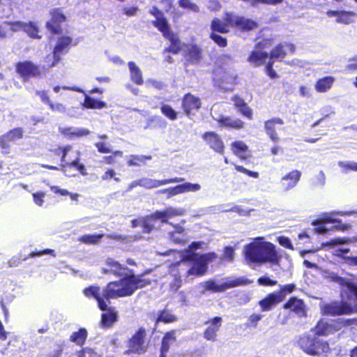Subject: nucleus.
Returning <instances> with one entry per match:
<instances>
[{"label": "nucleus", "instance_id": "1", "mask_svg": "<svg viewBox=\"0 0 357 357\" xmlns=\"http://www.w3.org/2000/svg\"><path fill=\"white\" fill-rule=\"evenodd\" d=\"M45 158L53 165L43 164L41 167L48 170L61 171L66 176L77 174L88 175L86 165L81 161V152L73 151L71 144L57 145L47 151Z\"/></svg>", "mask_w": 357, "mask_h": 357}, {"label": "nucleus", "instance_id": "2", "mask_svg": "<svg viewBox=\"0 0 357 357\" xmlns=\"http://www.w3.org/2000/svg\"><path fill=\"white\" fill-rule=\"evenodd\" d=\"M140 284L133 275L128 276L121 280H114L108 282L102 289V296L100 294V288L98 286L90 285L85 288L83 293L87 298H93L98 303L100 310L107 309V301L132 296Z\"/></svg>", "mask_w": 357, "mask_h": 357}, {"label": "nucleus", "instance_id": "3", "mask_svg": "<svg viewBox=\"0 0 357 357\" xmlns=\"http://www.w3.org/2000/svg\"><path fill=\"white\" fill-rule=\"evenodd\" d=\"M340 297V301H334L324 304L321 307L322 314L331 317L352 314L354 306L357 307V284L351 282L343 284Z\"/></svg>", "mask_w": 357, "mask_h": 357}, {"label": "nucleus", "instance_id": "4", "mask_svg": "<svg viewBox=\"0 0 357 357\" xmlns=\"http://www.w3.org/2000/svg\"><path fill=\"white\" fill-rule=\"evenodd\" d=\"M149 13L155 20L152 21V24L162 33V36L169 42V45L163 50V52H169L173 54H179L184 48L178 35L171 28L167 19L163 12L157 6H153Z\"/></svg>", "mask_w": 357, "mask_h": 357}, {"label": "nucleus", "instance_id": "5", "mask_svg": "<svg viewBox=\"0 0 357 357\" xmlns=\"http://www.w3.org/2000/svg\"><path fill=\"white\" fill-rule=\"evenodd\" d=\"M245 258L250 263L270 262L278 264L280 256L278 255L273 243L268 241H255L245 245Z\"/></svg>", "mask_w": 357, "mask_h": 357}, {"label": "nucleus", "instance_id": "6", "mask_svg": "<svg viewBox=\"0 0 357 357\" xmlns=\"http://www.w3.org/2000/svg\"><path fill=\"white\" fill-rule=\"evenodd\" d=\"M298 347L310 356L326 357L331 351L329 343L314 335L303 333L296 340Z\"/></svg>", "mask_w": 357, "mask_h": 357}, {"label": "nucleus", "instance_id": "7", "mask_svg": "<svg viewBox=\"0 0 357 357\" xmlns=\"http://www.w3.org/2000/svg\"><path fill=\"white\" fill-rule=\"evenodd\" d=\"M218 258L217 254L213 252L199 255L198 253L188 251L187 254L182 257V261H188L193 263V265L186 273L188 276L197 277L204 275L207 271V265Z\"/></svg>", "mask_w": 357, "mask_h": 357}, {"label": "nucleus", "instance_id": "8", "mask_svg": "<svg viewBox=\"0 0 357 357\" xmlns=\"http://www.w3.org/2000/svg\"><path fill=\"white\" fill-rule=\"evenodd\" d=\"M150 340L148 337L147 330L139 327L126 342L127 354H144L149 347Z\"/></svg>", "mask_w": 357, "mask_h": 357}, {"label": "nucleus", "instance_id": "9", "mask_svg": "<svg viewBox=\"0 0 357 357\" xmlns=\"http://www.w3.org/2000/svg\"><path fill=\"white\" fill-rule=\"evenodd\" d=\"M15 71L24 82L32 77L40 78L46 72L43 68L29 60L17 62Z\"/></svg>", "mask_w": 357, "mask_h": 357}, {"label": "nucleus", "instance_id": "10", "mask_svg": "<svg viewBox=\"0 0 357 357\" xmlns=\"http://www.w3.org/2000/svg\"><path fill=\"white\" fill-rule=\"evenodd\" d=\"M252 282L248 279L241 277L236 278L234 279L227 278V281L217 284L213 280H208L201 283V286L204 291L211 292H223L225 290L234 288L238 286H244L250 284Z\"/></svg>", "mask_w": 357, "mask_h": 357}, {"label": "nucleus", "instance_id": "11", "mask_svg": "<svg viewBox=\"0 0 357 357\" xmlns=\"http://www.w3.org/2000/svg\"><path fill=\"white\" fill-rule=\"evenodd\" d=\"M107 265L112 274L121 277L119 280H121L130 275H133L137 280H140V284L136 285L137 287L136 290L149 286L151 284L150 280L142 278L141 276L135 275L132 269H130L126 266L121 265L113 259H108L107 260Z\"/></svg>", "mask_w": 357, "mask_h": 357}, {"label": "nucleus", "instance_id": "12", "mask_svg": "<svg viewBox=\"0 0 357 357\" xmlns=\"http://www.w3.org/2000/svg\"><path fill=\"white\" fill-rule=\"evenodd\" d=\"M73 38L70 36H62L59 37L52 51V59L50 55L45 57L47 68L55 66L61 61L60 56L62 54L67 53L72 46Z\"/></svg>", "mask_w": 357, "mask_h": 357}, {"label": "nucleus", "instance_id": "13", "mask_svg": "<svg viewBox=\"0 0 357 357\" xmlns=\"http://www.w3.org/2000/svg\"><path fill=\"white\" fill-rule=\"evenodd\" d=\"M50 19L46 22L45 27L54 35H59L63 33L61 24L65 22L67 17L63 13L62 8H54L49 12Z\"/></svg>", "mask_w": 357, "mask_h": 357}, {"label": "nucleus", "instance_id": "14", "mask_svg": "<svg viewBox=\"0 0 357 357\" xmlns=\"http://www.w3.org/2000/svg\"><path fill=\"white\" fill-rule=\"evenodd\" d=\"M271 45L270 39H263L257 42L255 45V49L250 52L248 57V61L256 67L265 64L266 59L268 57V53L263 51Z\"/></svg>", "mask_w": 357, "mask_h": 357}, {"label": "nucleus", "instance_id": "15", "mask_svg": "<svg viewBox=\"0 0 357 357\" xmlns=\"http://www.w3.org/2000/svg\"><path fill=\"white\" fill-rule=\"evenodd\" d=\"M183 51L185 66L197 65L204 59V50L196 43L185 44Z\"/></svg>", "mask_w": 357, "mask_h": 357}, {"label": "nucleus", "instance_id": "16", "mask_svg": "<svg viewBox=\"0 0 357 357\" xmlns=\"http://www.w3.org/2000/svg\"><path fill=\"white\" fill-rule=\"evenodd\" d=\"M202 139L214 152L223 155L225 146L221 136L215 131H206L202 135Z\"/></svg>", "mask_w": 357, "mask_h": 357}, {"label": "nucleus", "instance_id": "17", "mask_svg": "<svg viewBox=\"0 0 357 357\" xmlns=\"http://www.w3.org/2000/svg\"><path fill=\"white\" fill-rule=\"evenodd\" d=\"M341 328L340 324L338 322L329 323L324 319H319L316 325L311 328L316 337H326L334 334Z\"/></svg>", "mask_w": 357, "mask_h": 357}, {"label": "nucleus", "instance_id": "18", "mask_svg": "<svg viewBox=\"0 0 357 357\" xmlns=\"http://www.w3.org/2000/svg\"><path fill=\"white\" fill-rule=\"evenodd\" d=\"M202 107L201 99L191 93H187L183 95L181 100V107L185 114L190 117L195 114V111H198Z\"/></svg>", "mask_w": 357, "mask_h": 357}, {"label": "nucleus", "instance_id": "19", "mask_svg": "<svg viewBox=\"0 0 357 357\" xmlns=\"http://www.w3.org/2000/svg\"><path fill=\"white\" fill-rule=\"evenodd\" d=\"M282 308L294 312L299 317H307V310L303 300L296 296L290 297L283 305Z\"/></svg>", "mask_w": 357, "mask_h": 357}, {"label": "nucleus", "instance_id": "20", "mask_svg": "<svg viewBox=\"0 0 357 357\" xmlns=\"http://www.w3.org/2000/svg\"><path fill=\"white\" fill-rule=\"evenodd\" d=\"M24 130L21 127L13 128L0 136V148L9 149L10 143L23 138Z\"/></svg>", "mask_w": 357, "mask_h": 357}, {"label": "nucleus", "instance_id": "21", "mask_svg": "<svg viewBox=\"0 0 357 357\" xmlns=\"http://www.w3.org/2000/svg\"><path fill=\"white\" fill-rule=\"evenodd\" d=\"M284 122L280 117H274L264 121V130L270 139L273 142H278L280 137L277 131L280 130L279 126H282Z\"/></svg>", "mask_w": 357, "mask_h": 357}, {"label": "nucleus", "instance_id": "22", "mask_svg": "<svg viewBox=\"0 0 357 357\" xmlns=\"http://www.w3.org/2000/svg\"><path fill=\"white\" fill-rule=\"evenodd\" d=\"M218 126L221 128H226L228 130H241L245 128V122L240 119H232L228 116H220L216 119Z\"/></svg>", "mask_w": 357, "mask_h": 357}, {"label": "nucleus", "instance_id": "23", "mask_svg": "<svg viewBox=\"0 0 357 357\" xmlns=\"http://www.w3.org/2000/svg\"><path fill=\"white\" fill-rule=\"evenodd\" d=\"M301 177V172L299 170H292L286 174L281 178V188L284 191H288L294 188Z\"/></svg>", "mask_w": 357, "mask_h": 357}, {"label": "nucleus", "instance_id": "24", "mask_svg": "<svg viewBox=\"0 0 357 357\" xmlns=\"http://www.w3.org/2000/svg\"><path fill=\"white\" fill-rule=\"evenodd\" d=\"M153 214L157 220L162 223L169 224V219L176 216L183 215L184 210L182 208H176L173 207H167L162 211H155Z\"/></svg>", "mask_w": 357, "mask_h": 357}, {"label": "nucleus", "instance_id": "25", "mask_svg": "<svg viewBox=\"0 0 357 357\" xmlns=\"http://www.w3.org/2000/svg\"><path fill=\"white\" fill-rule=\"evenodd\" d=\"M183 181H184V178H180V177H174V178L163 179V180L142 178L139 181L138 184L146 189H151V188H158L159 186L169 184V183H179Z\"/></svg>", "mask_w": 357, "mask_h": 357}, {"label": "nucleus", "instance_id": "26", "mask_svg": "<svg viewBox=\"0 0 357 357\" xmlns=\"http://www.w3.org/2000/svg\"><path fill=\"white\" fill-rule=\"evenodd\" d=\"M284 47L289 48L291 54H294L295 52L296 47L294 44L289 43H280L272 49L270 54H268V56H270L271 60L273 61L274 59H284L287 55Z\"/></svg>", "mask_w": 357, "mask_h": 357}, {"label": "nucleus", "instance_id": "27", "mask_svg": "<svg viewBox=\"0 0 357 357\" xmlns=\"http://www.w3.org/2000/svg\"><path fill=\"white\" fill-rule=\"evenodd\" d=\"M234 106L237 109L238 112L249 120L252 119L253 113L252 109L248 105L243 98L238 95L231 97Z\"/></svg>", "mask_w": 357, "mask_h": 357}, {"label": "nucleus", "instance_id": "28", "mask_svg": "<svg viewBox=\"0 0 357 357\" xmlns=\"http://www.w3.org/2000/svg\"><path fill=\"white\" fill-rule=\"evenodd\" d=\"M104 311L105 312L101 314L100 326L102 328L107 329L111 328L117 321L118 314L117 312L112 307H108L107 306V309Z\"/></svg>", "mask_w": 357, "mask_h": 357}, {"label": "nucleus", "instance_id": "29", "mask_svg": "<svg viewBox=\"0 0 357 357\" xmlns=\"http://www.w3.org/2000/svg\"><path fill=\"white\" fill-rule=\"evenodd\" d=\"M281 302L274 292L269 293L259 301L260 310L262 312H268L273 310Z\"/></svg>", "mask_w": 357, "mask_h": 357}, {"label": "nucleus", "instance_id": "30", "mask_svg": "<svg viewBox=\"0 0 357 357\" xmlns=\"http://www.w3.org/2000/svg\"><path fill=\"white\" fill-rule=\"evenodd\" d=\"M230 149L233 154L241 160H245L249 157L247 154L249 151L248 146L243 141L236 140L231 142Z\"/></svg>", "mask_w": 357, "mask_h": 357}, {"label": "nucleus", "instance_id": "31", "mask_svg": "<svg viewBox=\"0 0 357 357\" xmlns=\"http://www.w3.org/2000/svg\"><path fill=\"white\" fill-rule=\"evenodd\" d=\"M176 331L171 330L165 333L162 338L160 357H166L172 342L176 340Z\"/></svg>", "mask_w": 357, "mask_h": 357}, {"label": "nucleus", "instance_id": "32", "mask_svg": "<svg viewBox=\"0 0 357 357\" xmlns=\"http://www.w3.org/2000/svg\"><path fill=\"white\" fill-rule=\"evenodd\" d=\"M178 320V317L176 315L172 314L169 310L167 308H164L163 310H159L158 313V316L155 319V327L153 330V333L156 329L157 325L162 322L163 324H171L176 321Z\"/></svg>", "mask_w": 357, "mask_h": 357}, {"label": "nucleus", "instance_id": "33", "mask_svg": "<svg viewBox=\"0 0 357 357\" xmlns=\"http://www.w3.org/2000/svg\"><path fill=\"white\" fill-rule=\"evenodd\" d=\"M60 132L66 137L70 139L79 138L89 135L90 131L86 128H74L72 127L63 128L60 129Z\"/></svg>", "mask_w": 357, "mask_h": 357}, {"label": "nucleus", "instance_id": "34", "mask_svg": "<svg viewBox=\"0 0 357 357\" xmlns=\"http://www.w3.org/2000/svg\"><path fill=\"white\" fill-rule=\"evenodd\" d=\"M88 337V332L85 328H79L71 333L69 340L79 347H82Z\"/></svg>", "mask_w": 357, "mask_h": 357}, {"label": "nucleus", "instance_id": "35", "mask_svg": "<svg viewBox=\"0 0 357 357\" xmlns=\"http://www.w3.org/2000/svg\"><path fill=\"white\" fill-rule=\"evenodd\" d=\"M157 221L153 213L150 215L142 217L140 218V227L144 233H150L156 228L155 222Z\"/></svg>", "mask_w": 357, "mask_h": 357}, {"label": "nucleus", "instance_id": "36", "mask_svg": "<svg viewBox=\"0 0 357 357\" xmlns=\"http://www.w3.org/2000/svg\"><path fill=\"white\" fill-rule=\"evenodd\" d=\"M128 66L130 72L132 82L137 85L143 84L144 79L140 68L133 61H129Z\"/></svg>", "mask_w": 357, "mask_h": 357}, {"label": "nucleus", "instance_id": "37", "mask_svg": "<svg viewBox=\"0 0 357 357\" xmlns=\"http://www.w3.org/2000/svg\"><path fill=\"white\" fill-rule=\"evenodd\" d=\"M257 27L258 24L255 21L251 19L245 18L243 16H239L236 29L241 31H250L257 29Z\"/></svg>", "mask_w": 357, "mask_h": 357}, {"label": "nucleus", "instance_id": "38", "mask_svg": "<svg viewBox=\"0 0 357 357\" xmlns=\"http://www.w3.org/2000/svg\"><path fill=\"white\" fill-rule=\"evenodd\" d=\"M82 106L86 109H101L106 107V102L103 100H97L88 95H85Z\"/></svg>", "mask_w": 357, "mask_h": 357}, {"label": "nucleus", "instance_id": "39", "mask_svg": "<svg viewBox=\"0 0 357 357\" xmlns=\"http://www.w3.org/2000/svg\"><path fill=\"white\" fill-rule=\"evenodd\" d=\"M334 81L335 79L332 76H326L319 79L314 85L315 90L319 93L326 92L332 87Z\"/></svg>", "mask_w": 357, "mask_h": 357}, {"label": "nucleus", "instance_id": "40", "mask_svg": "<svg viewBox=\"0 0 357 357\" xmlns=\"http://www.w3.org/2000/svg\"><path fill=\"white\" fill-rule=\"evenodd\" d=\"M210 29L211 32L220 33H227L230 31V29L227 26L223 18L221 20L218 17H215L211 20Z\"/></svg>", "mask_w": 357, "mask_h": 357}, {"label": "nucleus", "instance_id": "41", "mask_svg": "<svg viewBox=\"0 0 357 357\" xmlns=\"http://www.w3.org/2000/svg\"><path fill=\"white\" fill-rule=\"evenodd\" d=\"M296 288V286L294 283H289L281 285L278 291L273 292L276 294L280 301L282 302L288 294L295 291Z\"/></svg>", "mask_w": 357, "mask_h": 357}, {"label": "nucleus", "instance_id": "42", "mask_svg": "<svg viewBox=\"0 0 357 357\" xmlns=\"http://www.w3.org/2000/svg\"><path fill=\"white\" fill-rule=\"evenodd\" d=\"M23 31L31 38L40 39L42 37L38 34L39 29L38 26L31 21L24 22Z\"/></svg>", "mask_w": 357, "mask_h": 357}, {"label": "nucleus", "instance_id": "43", "mask_svg": "<svg viewBox=\"0 0 357 357\" xmlns=\"http://www.w3.org/2000/svg\"><path fill=\"white\" fill-rule=\"evenodd\" d=\"M104 234H85L81 236L78 241L82 243L87 245H95L100 242V241L103 238Z\"/></svg>", "mask_w": 357, "mask_h": 357}, {"label": "nucleus", "instance_id": "44", "mask_svg": "<svg viewBox=\"0 0 357 357\" xmlns=\"http://www.w3.org/2000/svg\"><path fill=\"white\" fill-rule=\"evenodd\" d=\"M151 156L147 155H131L130 159L127 161V165L129 167H139L142 164H145L146 161L151 160Z\"/></svg>", "mask_w": 357, "mask_h": 357}, {"label": "nucleus", "instance_id": "45", "mask_svg": "<svg viewBox=\"0 0 357 357\" xmlns=\"http://www.w3.org/2000/svg\"><path fill=\"white\" fill-rule=\"evenodd\" d=\"M239 15H236L233 12H225L223 14V20H225V22L227 24V26L230 29L231 28H236L238 20Z\"/></svg>", "mask_w": 357, "mask_h": 357}, {"label": "nucleus", "instance_id": "46", "mask_svg": "<svg viewBox=\"0 0 357 357\" xmlns=\"http://www.w3.org/2000/svg\"><path fill=\"white\" fill-rule=\"evenodd\" d=\"M355 16L356 13L353 11L340 10V15L339 17L337 18L336 22L345 24H349L354 21V17Z\"/></svg>", "mask_w": 357, "mask_h": 357}, {"label": "nucleus", "instance_id": "47", "mask_svg": "<svg viewBox=\"0 0 357 357\" xmlns=\"http://www.w3.org/2000/svg\"><path fill=\"white\" fill-rule=\"evenodd\" d=\"M162 114L171 121H175L178 116V112L169 105H162L160 107Z\"/></svg>", "mask_w": 357, "mask_h": 357}, {"label": "nucleus", "instance_id": "48", "mask_svg": "<svg viewBox=\"0 0 357 357\" xmlns=\"http://www.w3.org/2000/svg\"><path fill=\"white\" fill-rule=\"evenodd\" d=\"M209 38L212 40L218 47L221 48L226 47L228 45V41L226 37H223L218 33L211 32Z\"/></svg>", "mask_w": 357, "mask_h": 357}, {"label": "nucleus", "instance_id": "49", "mask_svg": "<svg viewBox=\"0 0 357 357\" xmlns=\"http://www.w3.org/2000/svg\"><path fill=\"white\" fill-rule=\"evenodd\" d=\"M77 357H101V356L93 349L90 347H82L77 351Z\"/></svg>", "mask_w": 357, "mask_h": 357}, {"label": "nucleus", "instance_id": "50", "mask_svg": "<svg viewBox=\"0 0 357 357\" xmlns=\"http://www.w3.org/2000/svg\"><path fill=\"white\" fill-rule=\"evenodd\" d=\"M180 194L186 192H195L200 189V185L198 183H185L178 185Z\"/></svg>", "mask_w": 357, "mask_h": 357}, {"label": "nucleus", "instance_id": "51", "mask_svg": "<svg viewBox=\"0 0 357 357\" xmlns=\"http://www.w3.org/2000/svg\"><path fill=\"white\" fill-rule=\"evenodd\" d=\"M112 154L109 155L104 156L102 158V161L107 165H113L116 162V157L122 158L123 157V151H112Z\"/></svg>", "mask_w": 357, "mask_h": 357}, {"label": "nucleus", "instance_id": "52", "mask_svg": "<svg viewBox=\"0 0 357 357\" xmlns=\"http://www.w3.org/2000/svg\"><path fill=\"white\" fill-rule=\"evenodd\" d=\"M157 194H158V195L165 194L166 197L167 199L171 198L172 197H174L175 195L180 194L178 185L174 186V187H170L168 188L159 190L157 192Z\"/></svg>", "mask_w": 357, "mask_h": 357}, {"label": "nucleus", "instance_id": "53", "mask_svg": "<svg viewBox=\"0 0 357 357\" xmlns=\"http://www.w3.org/2000/svg\"><path fill=\"white\" fill-rule=\"evenodd\" d=\"M274 61L270 60L265 65V73L271 79H277L279 77L278 74L273 69Z\"/></svg>", "mask_w": 357, "mask_h": 357}, {"label": "nucleus", "instance_id": "54", "mask_svg": "<svg viewBox=\"0 0 357 357\" xmlns=\"http://www.w3.org/2000/svg\"><path fill=\"white\" fill-rule=\"evenodd\" d=\"M178 6L183 8H188L196 13L199 11V6L192 3L191 0H178Z\"/></svg>", "mask_w": 357, "mask_h": 357}, {"label": "nucleus", "instance_id": "55", "mask_svg": "<svg viewBox=\"0 0 357 357\" xmlns=\"http://www.w3.org/2000/svg\"><path fill=\"white\" fill-rule=\"evenodd\" d=\"M174 228V230L170 233V237L176 242L181 243L183 241L175 237L176 234H183L185 229L178 224L169 223Z\"/></svg>", "mask_w": 357, "mask_h": 357}, {"label": "nucleus", "instance_id": "56", "mask_svg": "<svg viewBox=\"0 0 357 357\" xmlns=\"http://www.w3.org/2000/svg\"><path fill=\"white\" fill-rule=\"evenodd\" d=\"M3 24L10 26V29L13 32H17L24 29V22L20 21H5Z\"/></svg>", "mask_w": 357, "mask_h": 357}, {"label": "nucleus", "instance_id": "57", "mask_svg": "<svg viewBox=\"0 0 357 357\" xmlns=\"http://www.w3.org/2000/svg\"><path fill=\"white\" fill-rule=\"evenodd\" d=\"M234 168L237 172L245 174L250 177L258 178L259 176V174L257 172L249 170L243 166L234 165Z\"/></svg>", "mask_w": 357, "mask_h": 357}, {"label": "nucleus", "instance_id": "58", "mask_svg": "<svg viewBox=\"0 0 357 357\" xmlns=\"http://www.w3.org/2000/svg\"><path fill=\"white\" fill-rule=\"evenodd\" d=\"M257 283L263 287H273L278 284V281L272 280L267 276H261L257 279Z\"/></svg>", "mask_w": 357, "mask_h": 357}, {"label": "nucleus", "instance_id": "59", "mask_svg": "<svg viewBox=\"0 0 357 357\" xmlns=\"http://www.w3.org/2000/svg\"><path fill=\"white\" fill-rule=\"evenodd\" d=\"M222 318L220 317H215L211 319L208 320L206 322V324L209 323L210 325L208 326V328H213L215 330V332L218 333L219 331L221 324H222Z\"/></svg>", "mask_w": 357, "mask_h": 357}, {"label": "nucleus", "instance_id": "60", "mask_svg": "<svg viewBox=\"0 0 357 357\" xmlns=\"http://www.w3.org/2000/svg\"><path fill=\"white\" fill-rule=\"evenodd\" d=\"M101 178L102 181H109L113 178L116 182L121 181L120 178L116 176V172L113 169H108L102 175Z\"/></svg>", "mask_w": 357, "mask_h": 357}, {"label": "nucleus", "instance_id": "61", "mask_svg": "<svg viewBox=\"0 0 357 357\" xmlns=\"http://www.w3.org/2000/svg\"><path fill=\"white\" fill-rule=\"evenodd\" d=\"M45 195L46 194L44 192H36L33 193L32 196L34 203L38 206H42L44 204V197Z\"/></svg>", "mask_w": 357, "mask_h": 357}, {"label": "nucleus", "instance_id": "62", "mask_svg": "<svg viewBox=\"0 0 357 357\" xmlns=\"http://www.w3.org/2000/svg\"><path fill=\"white\" fill-rule=\"evenodd\" d=\"M95 146L100 153H109L112 152V149L107 145V144L98 142L95 144Z\"/></svg>", "mask_w": 357, "mask_h": 357}, {"label": "nucleus", "instance_id": "63", "mask_svg": "<svg viewBox=\"0 0 357 357\" xmlns=\"http://www.w3.org/2000/svg\"><path fill=\"white\" fill-rule=\"evenodd\" d=\"M346 70L350 73L357 71V55L349 59V63L346 66Z\"/></svg>", "mask_w": 357, "mask_h": 357}, {"label": "nucleus", "instance_id": "64", "mask_svg": "<svg viewBox=\"0 0 357 357\" xmlns=\"http://www.w3.org/2000/svg\"><path fill=\"white\" fill-rule=\"evenodd\" d=\"M262 319V315L260 314H252L248 317V323L247 324L249 326L256 327L258 322Z\"/></svg>", "mask_w": 357, "mask_h": 357}]
</instances>
